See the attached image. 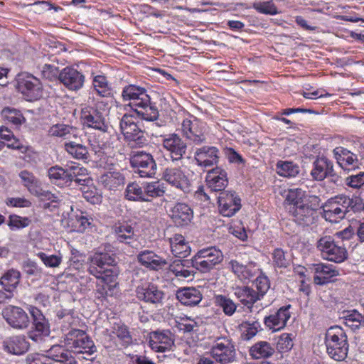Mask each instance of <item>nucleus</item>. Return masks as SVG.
Instances as JSON below:
<instances>
[{"label":"nucleus","instance_id":"nucleus-1","mask_svg":"<svg viewBox=\"0 0 364 364\" xmlns=\"http://www.w3.org/2000/svg\"><path fill=\"white\" fill-rule=\"evenodd\" d=\"M88 272L98 279L106 282H114L117 278V272L110 267L116 264L115 255L107 252H95L90 258Z\"/></svg>","mask_w":364,"mask_h":364},{"label":"nucleus","instance_id":"nucleus-2","mask_svg":"<svg viewBox=\"0 0 364 364\" xmlns=\"http://www.w3.org/2000/svg\"><path fill=\"white\" fill-rule=\"evenodd\" d=\"M326 352L330 358L342 361L348 351V337L345 331L338 326L329 328L325 334Z\"/></svg>","mask_w":364,"mask_h":364},{"label":"nucleus","instance_id":"nucleus-3","mask_svg":"<svg viewBox=\"0 0 364 364\" xmlns=\"http://www.w3.org/2000/svg\"><path fill=\"white\" fill-rule=\"evenodd\" d=\"M64 343L75 353L91 355L97 350L94 342L87 334L84 331L75 328H72L65 334Z\"/></svg>","mask_w":364,"mask_h":364},{"label":"nucleus","instance_id":"nucleus-4","mask_svg":"<svg viewBox=\"0 0 364 364\" xmlns=\"http://www.w3.org/2000/svg\"><path fill=\"white\" fill-rule=\"evenodd\" d=\"M16 88L28 101H36L44 97L45 88L40 80L33 75L22 73L16 79Z\"/></svg>","mask_w":364,"mask_h":364},{"label":"nucleus","instance_id":"nucleus-5","mask_svg":"<svg viewBox=\"0 0 364 364\" xmlns=\"http://www.w3.org/2000/svg\"><path fill=\"white\" fill-rule=\"evenodd\" d=\"M316 247L323 259L341 263L348 257L347 250L343 242H335L331 236L321 237L316 243Z\"/></svg>","mask_w":364,"mask_h":364},{"label":"nucleus","instance_id":"nucleus-6","mask_svg":"<svg viewBox=\"0 0 364 364\" xmlns=\"http://www.w3.org/2000/svg\"><path fill=\"white\" fill-rule=\"evenodd\" d=\"M135 120L136 117L134 115L124 114L120 119V129L127 141L133 143L132 146H141L146 144V139L144 132Z\"/></svg>","mask_w":364,"mask_h":364},{"label":"nucleus","instance_id":"nucleus-7","mask_svg":"<svg viewBox=\"0 0 364 364\" xmlns=\"http://www.w3.org/2000/svg\"><path fill=\"white\" fill-rule=\"evenodd\" d=\"M212 358L220 364L233 362L236 357L235 345L228 337L217 338L210 349Z\"/></svg>","mask_w":364,"mask_h":364},{"label":"nucleus","instance_id":"nucleus-8","mask_svg":"<svg viewBox=\"0 0 364 364\" xmlns=\"http://www.w3.org/2000/svg\"><path fill=\"white\" fill-rule=\"evenodd\" d=\"M134 172L142 178H151L156 173V164L151 154L144 151L133 152L130 158Z\"/></svg>","mask_w":364,"mask_h":364},{"label":"nucleus","instance_id":"nucleus-9","mask_svg":"<svg viewBox=\"0 0 364 364\" xmlns=\"http://www.w3.org/2000/svg\"><path fill=\"white\" fill-rule=\"evenodd\" d=\"M223 259L220 250L215 247L203 249L193 257L196 270L201 272H208Z\"/></svg>","mask_w":364,"mask_h":364},{"label":"nucleus","instance_id":"nucleus-10","mask_svg":"<svg viewBox=\"0 0 364 364\" xmlns=\"http://www.w3.org/2000/svg\"><path fill=\"white\" fill-rule=\"evenodd\" d=\"M183 135L193 144L205 143L208 131L205 123L199 119H184L181 124Z\"/></svg>","mask_w":364,"mask_h":364},{"label":"nucleus","instance_id":"nucleus-11","mask_svg":"<svg viewBox=\"0 0 364 364\" xmlns=\"http://www.w3.org/2000/svg\"><path fill=\"white\" fill-rule=\"evenodd\" d=\"M81 119L85 124L102 132H108L109 124L106 122L104 112L97 107L86 106L82 109Z\"/></svg>","mask_w":364,"mask_h":364},{"label":"nucleus","instance_id":"nucleus-12","mask_svg":"<svg viewBox=\"0 0 364 364\" xmlns=\"http://www.w3.org/2000/svg\"><path fill=\"white\" fill-rule=\"evenodd\" d=\"M311 175L314 180L319 181L326 178H331L335 182L338 179L333 162L326 157H318L314 161Z\"/></svg>","mask_w":364,"mask_h":364},{"label":"nucleus","instance_id":"nucleus-13","mask_svg":"<svg viewBox=\"0 0 364 364\" xmlns=\"http://www.w3.org/2000/svg\"><path fill=\"white\" fill-rule=\"evenodd\" d=\"M220 213L225 217H231L241 208L240 198L235 192L223 191L217 198Z\"/></svg>","mask_w":364,"mask_h":364},{"label":"nucleus","instance_id":"nucleus-14","mask_svg":"<svg viewBox=\"0 0 364 364\" xmlns=\"http://www.w3.org/2000/svg\"><path fill=\"white\" fill-rule=\"evenodd\" d=\"M2 314L6 322L14 328L24 329L29 326V318L26 311L20 307L7 306Z\"/></svg>","mask_w":364,"mask_h":364},{"label":"nucleus","instance_id":"nucleus-15","mask_svg":"<svg viewBox=\"0 0 364 364\" xmlns=\"http://www.w3.org/2000/svg\"><path fill=\"white\" fill-rule=\"evenodd\" d=\"M136 295L139 300L155 305L161 304L165 296L164 292L152 283L138 286Z\"/></svg>","mask_w":364,"mask_h":364},{"label":"nucleus","instance_id":"nucleus-16","mask_svg":"<svg viewBox=\"0 0 364 364\" xmlns=\"http://www.w3.org/2000/svg\"><path fill=\"white\" fill-rule=\"evenodd\" d=\"M168 215L176 226L183 227L191 223L193 210L188 204L178 202L170 208Z\"/></svg>","mask_w":364,"mask_h":364},{"label":"nucleus","instance_id":"nucleus-17","mask_svg":"<svg viewBox=\"0 0 364 364\" xmlns=\"http://www.w3.org/2000/svg\"><path fill=\"white\" fill-rule=\"evenodd\" d=\"M162 145L168 152L172 161L181 160L186 154L187 148L186 144L176 134L164 137L162 140Z\"/></svg>","mask_w":364,"mask_h":364},{"label":"nucleus","instance_id":"nucleus-18","mask_svg":"<svg viewBox=\"0 0 364 364\" xmlns=\"http://www.w3.org/2000/svg\"><path fill=\"white\" fill-rule=\"evenodd\" d=\"M168 269L178 279L181 280H192L196 270L193 258L191 259H175L170 264Z\"/></svg>","mask_w":364,"mask_h":364},{"label":"nucleus","instance_id":"nucleus-19","mask_svg":"<svg viewBox=\"0 0 364 364\" xmlns=\"http://www.w3.org/2000/svg\"><path fill=\"white\" fill-rule=\"evenodd\" d=\"M59 80L68 89L78 90L83 86L85 76L77 69L66 67L60 72Z\"/></svg>","mask_w":364,"mask_h":364},{"label":"nucleus","instance_id":"nucleus-20","mask_svg":"<svg viewBox=\"0 0 364 364\" xmlns=\"http://www.w3.org/2000/svg\"><path fill=\"white\" fill-rule=\"evenodd\" d=\"M218 154L219 150L217 147L204 146L196 150L194 159L198 166L208 168L218 164Z\"/></svg>","mask_w":364,"mask_h":364},{"label":"nucleus","instance_id":"nucleus-21","mask_svg":"<svg viewBox=\"0 0 364 364\" xmlns=\"http://www.w3.org/2000/svg\"><path fill=\"white\" fill-rule=\"evenodd\" d=\"M163 178L169 184L183 192L190 191V181L180 168H166L164 172Z\"/></svg>","mask_w":364,"mask_h":364},{"label":"nucleus","instance_id":"nucleus-22","mask_svg":"<svg viewBox=\"0 0 364 364\" xmlns=\"http://www.w3.org/2000/svg\"><path fill=\"white\" fill-rule=\"evenodd\" d=\"M291 305H287L281 307L273 314L266 316L264 319L265 326L274 331H279L284 328L290 318L291 314L289 309Z\"/></svg>","mask_w":364,"mask_h":364},{"label":"nucleus","instance_id":"nucleus-23","mask_svg":"<svg viewBox=\"0 0 364 364\" xmlns=\"http://www.w3.org/2000/svg\"><path fill=\"white\" fill-rule=\"evenodd\" d=\"M208 188L213 192H223L228 184L227 173L220 167L208 171L205 178Z\"/></svg>","mask_w":364,"mask_h":364},{"label":"nucleus","instance_id":"nucleus-24","mask_svg":"<svg viewBox=\"0 0 364 364\" xmlns=\"http://www.w3.org/2000/svg\"><path fill=\"white\" fill-rule=\"evenodd\" d=\"M149 343L156 352H165L171 349L173 344L171 333L168 331H156L149 333Z\"/></svg>","mask_w":364,"mask_h":364},{"label":"nucleus","instance_id":"nucleus-25","mask_svg":"<svg viewBox=\"0 0 364 364\" xmlns=\"http://www.w3.org/2000/svg\"><path fill=\"white\" fill-rule=\"evenodd\" d=\"M334 158L338 164L345 170H354L359 166L357 156L347 149L338 146L333 150Z\"/></svg>","mask_w":364,"mask_h":364},{"label":"nucleus","instance_id":"nucleus-26","mask_svg":"<svg viewBox=\"0 0 364 364\" xmlns=\"http://www.w3.org/2000/svg\"><path fill=\"white\" fill-rule=\"evenodd\" d=\"M122 96L125 101H132L130 103L132 108L136 107L141 103L146 104L149 101V97H150L144 88L134 85L126 86L123 89Z\"/></svg>","mask_w":364,"mask_h":364},{"label":"nucleus","instance_id":"nucleus-27","mask_svg":"<svg viewBox=\"0 0 364 364\" xmlns=\"http://www.w3.org/2000/svg\"><path fill=\"white\" fill-rule=\"evenodd\" d=\"M3 348L10 354L20 355L28 350L29 343L24 336H13L3 341Z\"/></svg>","mask_w":364,"mask_h":364},{"label":"nucleus","instance_id":"nucleus-28","mask_svg":"<svg viewBox=\"0 0 364 364\" xmlns=\"http://www.w3.org/2000/svg\"><path fill=\"white\" fill-rule=\"evenodd\" d=\"M315 273L314 282L316 284L323 285L330 282L332 277L339 274L338 271L332 264L318 263L313 265Z\"/></svg>","mask_w":364,"mask_h":364},{"label":"nucleus","instance_id":"nucleus-29","mask_svg":"<svg viewBox=\"0 0 364 364\" xmlns=\"http://www.w3.org/2000/svg\"><path fill=\"white\" fill-rule=\"evenodd\" d=\"M137 261L144 267L153 270L163 268L167 262L151 250L141 251L136 256Z\"/></svg>","mask_w":364,"mask_h":364},{"label":"nucleus","instance_id":"nucleus-30","mask_svg":"<svg viewBox=\"0 0 364 364\" xmlns=\"http://www.w3.org/2000/svg\"><path fill=\"white\" fill-rule=\"evenodd\" d=\"M112 230L116 240L119 242L130 245L133 242L136 241L134 229L128 223H116L113 226Z\"/></svg>","mask_w":364,"mask_h":364},{"label":"nucleus","instance_id":"nucleus-31","mask_svg":"<svg viewBox=\"0 0 364 364\" xmlns=\"http://www.w3.org/2000/svg\"><path fill=\"white\" fill-rule=\"evenodd\" d=\"M294 220L299 225H309L314 221L316 213L312 208L305 205L304 203L290 210Z\"/></svg>","mask_w":364,"mask_h":364},{"label":"nucleus","instance_id":"nucleus-32","mask_svg":"<svg viewBox=\"0 0 364 364\" xmlns=\"http://www.w3.org/2000/svg\"><path fill=\"white\" fill-rule=\"evenodd\" d=\"M177 299L183 305L195 306L198 304L203 298L200 291L194 287H186L176 291Z\"/></svg>","mask_w":364,"mask_h":364},{"label":"nucleus","instance_id":"nucleus-33","mask_svg":"<svg viewBox=\"0 0 364 364\" xmlns=\"http://www.w3.org/2000/svg\"><path fill=\"white\" fill-rule=\"evenodd\" d=\"M99 183L109 191H117L124 186V177L117 171L107 172L99 178Z\"/></svg>","mask_w":364,"mask_h":364},{"label":"nucleus","instance_id":"nucleus-34","mask_svg":"<svg viewBox=\"0 0 364 364\" xmlns=\"http://www.w3.org/2000/svg\"><path fill=\"white\" fill-rule=\"evenodd\" d=\"M48 356L62 364H77L72 353L61 345H53L47 351Z\"/></svg>","mask_w":364,"mask_h":364},{"label":"nucleus","instance_id":"nucleus-35","mask_svg":"<svg viewBox=\"0 0 364 364\" xmlns=\"http://www.w3.org/2000/svg\"><path fill=\"white\" fill-rule=\"evenodd\" d=\"M172 253L178 257L184 258L190 255L191 247L182 235L176 234L169 238Z\"/></svg>","mask_w":364,"mask_h":364},{"label":"nucleus","instance_id":"nucleus-36","mask_svg":"<svg viewBox=\"0 0 364 364\" xmlns=\"http://www.w3.org/2000/svg\"><path fill=\"white\" fill-rule=\"evenodd\" d=\"M229 265L232 272L243 282H246L254 277L257 270L255 266L251 264L245 266L236 260H231Z\"/></svg>","mask_w":364,"mask_h":364},{"label":"nucleus","instance_id":"nucleus-37","mask_svg":"<svg viewBox=\"0 0 364 364\" xmlns=\"http://www.w3.org/2000/svg\"><path fill=\"white\" fill-rule=\"evenodd\" d=\"M137 116L141 119L153 122L159 118V114L155 105L151 103V98L149 97L148 102L141 103L140 105L133 108Z\"/></svg>","mask_w":364,"mask_h":364},{"label":"nucleus","instance_id":"nucleus-38","mask_svg":"<svg viewBox=\"0 0 364 364\" xmlns=\"http://www.w3.org/2000/svg\"><path fill=\"white\" fill-rule=\"evenodd\" d=\"M77 170V169L70 168L69 164H68L65 168L60 166H55L48 169V176L52 181L55 183L58 181L68 183L69 182V177L72 176L71 172L74 174L75 171Z\"/></svg>","mask_w":364,"mask_h":364},{"label":"nucleus","instance_id":"nucleus-39","mask_svg":"<svg viewBox=\"0 0 364 364\" xmlns=\"http://www.w3.org/2000/svg\"><path fill=\"white\" fill-rule=\"evenodd\" d=\"M143 193L144 202H150L154 198L161 197L166 192V187L164 183L159 181L146 183L143 184Z\"/></svg>","mask_w":364,"mask_h":364},{"label":"nucleus","instance_id":"nucleus-40","mask_svg":"<svg viewBox=\"0 0 364 364\" xmlns=\"http://www.w3.org/2000/svg\"><path fill=\"white\" fill-rule=\"evenodd\" d=\"M274 348L267 341H259L250 349V353L255 359L268 358L274 353Z\"/></svg>","mask_w":364,"mask_h":364},{"label":"nucleus","instance_id":"nucleus-41","mask_svg":"<svg viewBox=\"0 0 364 364\" xmlns=\"http://www.w3.org/2000/svg\"><path fill=\"white\" fill-rule=\"evenodd\" d=\"M48 134L53 136L63 137L70 140L77 138V129L66 124H56L50 127Z\"/></svg>","mask_w":364,"mask_h":364},{"label":"nucleus","instance_id":"nucleus-42","mask_svg":"<svg viewBox=\"0 0 364 364\" xmlns=\"http://www.w3.org/2000/svg\"><path fill=\"white\" fill-rule=\"evenodd\" d=\"M323 209L325 219L332 223L338 222V220L343 219L346 215L332 200L326 203Z\"/></svg>","mask_w":364,"mask_h":364},{"label":"nucleus","instance_id":"nucleus-43","mask_svg":"<svg viewBox=\"0 0 364 364\" xmlns=\"http://www.w3.org/2000/svg\"><path fill=\"white\" fill-rule=\"evenodd\" d=\"M343 323L350 328L353 331L360 329L362 325H364V318L363 313L357 309L347 311L344 313L343 317Z\"/></svg>","mask_w":364,"mask_h":364},{"label":"nucleus","instance_id":"nucleus-44","mask_svg":"<svg viewBox=\"0 0 364 364\" xmlns=\"http://www.w3.org/2000/svg\"><path fill=\"white\" fill-rule=\"evenodd\" d=\"M272 264L276 268H287L291 263V256L282 248H275L272 253Z\"/></svg>","mask_w":364,"mask_h":364},{"label":"nucleus","instance_id":"nucleus-45","mask_svg":"<svg viewBox=\"0 0 364 364\" xmlns=\"http://www.w3.org/2000/svg\"><path fill=\"white\" fill-rule=\"evenodd\" d=\"M214 303L228 316H232L237 308V305L230 298L222 294L215 296Z\"/></svg>","mask_w":364,"mask_h":364},{"label":"nucleus","instance_id":"nucleus-46","mask_svg":"<svg viewBox=\"0 0 364 364\" xmlns=\"http://www.w3.org/2000/svg\"><path fill=\"white\" fill-rule=\"evenodd\" d=\"M277 173L284 177H295L300 171L299 166L292 161H279L276 165Z\"/></svg>","mask_w":364,"mask_h":364},{"label":"nucleus","instance_id":"nucleus-47","mask_svg":"<svg viewBox=\"0 0 364 364\" xmlns=\"http://www.w3.org/2000/svg\"><path fill=\"white\" fill-rule=\"evenodd\" d=\"M20 272L14 269H9L0 279V283L6 291H12L19 282Z\"/></svg>","mask_w":364,"mask_h":364},{"label":"nucleus","instance_id":"nucleus-48","mask_svg":"<svg viewBox=\"0 0 364 364\" xmlns=\"http://www.w3.org/2000/svg\"><path fill=\"white\" fill-rule=\"evenodd\" d=\"M65 149L69 154L77 159L86 160L89 157L87 147L75 141L65 143Z\"/></svg>","mask_w":364,"mask_h":364},{"label":"nucleus","instance_id":"nucleus-49","mask_svg":"<svg viewBox=\"0 0 364 364\" xmlns=\"http://www.w3.org/2000/svg\"><path fill=\"white\" fill-rule=\"evenodd\" d=\"M70 168L80 169L75 171L73 174L72 172V176L69 177V182L75 181L77 185L85 186L92 181L90 177H88L87 170L79 165H76L74 163L70 164Z\"/></svg>","mask_w":364,"mask_h":364},{"label":"nucleus","instance_id":"nucleus-50","mask_svg":"<svg viewBox=\"0 0 364 364\" xmlns=\"http://www.w3.org/2000/svg\"><path fill=\"white\" fill-rule=\"evenodd\" d=\"M23 186L27 188L28 191L33 195L37 194L39 181L35 176L27 170L21 171L18 174Z\"/></svg>","mask_w":364,"mask_h":364},{"label":"nucleus","instance_id":"nucleus-51","mask_svg":"<svg viewBox=\"0 0 364 364\" xmlns=\"http://www.w3.org/2000/svg\"><path fill=\"white\" fill-rule=\"evenodd\" d=\"M112 331L121 340L124 346H128L132 343V336L124 324L121 323H114Z\"/></svg>","mask_w":364,"mask_h":364},{"label":"nucleus","instance_id":"nucleus-52","mask_svg":"<svg viewBox=\"0 0 364 364\" xmlns=\"http://www.w3.org/2000/svg\"><path fill=\"white\" fill-rule=\"evenodd\" d=\"M143 186L138 183H132L128 184L125 191V197L129 200L144 201Z\"/></svg>","mask_w":364,"mask_h":364},{"label":"nucleus","instance_id":"nucleus-53","mask_svg":"<svg viewBox=\"0 0 364 364\" xmlns=\"http://www.w3.org/2000/svg\"><path fill=\"white\" fill-rule=\"evenodd\" d=\"M1 115L4 119L16 126L21 125L25 122V118L21 112L14 108H4L1 112Z\"/></svg>","mask_w":364,"mask_h":364},{"label":"nucleus","instance_id":"nucleus-54","mask_svg":"<svg viewBox=\"0 0 364 364\" xmlns=\"http://www.w3.org/2000/svg\"><path fill=\"white\" fill-rule=\"evenodd\" d=\"M0 137L8 142L6 145L9 148L20 150L23 147L19 140L14 136L13 132L7 127L3 126L0 127Z\"/></svg>","mask_w":364,"mask_h":364},{"label":"nucleus","instance_id":"nucleus-55","mask_svg":"<svg viewBox=\"0 0 364 364\" xmlns=\"http://www.w3.org/2000/svg\"><path fill=\"white\" fill-rule=\"evenodd\" d=\"M305 198V191L301 188H294L289 190L286 196V200L292 204L293 207H295L304 203Z\"/></svg>","mask_w":364,"mask_h":364},{"label":"nucleus","instance_id":"nucleus-56","mask_svg":"<svg viewBox=\"0 0 364 364\" xmlns=\"http://www.w3.org/2000/svg\"><path fill=\"white\" fill-rule=\"evenodd\" d=\"M84 198L92 204H100L102 197L95 187H89L88 184L81 188Z\"/></svg>","mask_w":364,"mask_h":364},{"label":"nucleus","instance_id":"nucleus-57","mask_svg":"<svg viewBox=\"0 0 364 364\" xmlns=\"http://www.w3.org/2000/svg\"><path fill=\"white\" fill-rule=\"evenodd\" d=\"M93 87L100 96H107L109 94V85L104 75H97L93 79Z\"/></svg>","mask_w":364,"mask_h":364},{"label":"nucleus","instance_id":"nucleus-58","mask_svg":"<svg viewBox=\"0 0 364 364\" xmlns=\"http://www.w3.org/2000/svg\"><path fill=\"white\" fill-rule=\"evenodd\" d=\"M254 285L256 289L255 291L257 294L260 299H262L269 289L270 282L267 277L262 274L256 278Z\"/></svg>","mask_w":364,"mask_h":364},{"label":"nucleus","instance_id":"nucleus-59","mask_svg":"<svg viewBox=\"0 0 364 364\" xmlns=\"http://www.w3.org/2000/svg\"><path fill=\"white\" fill-rule=\"evenodd\" d=\"M241 327L243 331L242 338L245 340H250L257 334L258 329L260 328V324L258 321H254L252 323L243 322L241 324Z\"/></svg>","mask_w":364,"mask_h":364},{"label":"nucleus","instance_id":"nucleus-60","mask_svg":"<svg viewBox=\"0 0 364 364\" xmlns=\"http://www.w3.org/2000/svg\"><path fill=\"white\" fill-rule=\"evenodd\" d=\"M102 284H97L96 297L97 299L105 298L109 295V291H112L116 287V279L114 282H106L105 280L100 279Z\"/></svg>","mask_w":364,"mask_h":364},{"label":"nucleus","instance_id":"nucleus-61","mask_svg":"<svg viewBox=\"0 0 364 364\" xmlns=\"http://www.w3.org/2000/svg\"><path fill=\"white\" fill-rule=\"evenodd\" d=\"M252 7L261 14L269 15H274L277 14V7L270 1L263 3H254Z\"/></svg>","mask_w":364,"mask_h":364},{"label":"nucleus","instance_id":"nucleus-62","mask_svg":"<svg viewBox=\"0 0 364 364\" xmlns=\"http://www.w3.org/2000/svg\"><path fill=\"white\" fill-rule=\"evenodd\" d=\"M293 347L292 338L289 333H282L277 341V348L279 352H287Z\"/></svg>","mask_w":364,"mask_h":364},{"label":"nucleus","instance_id":"nucleus-63","mask_svg":"<svg viewBox=\"0 0 364 364\" xmlns=\"http://www.w3.org/2000/svg\"><path fill=\"white\" fill-rule=\"evenodd\" d=\"M31 220L28 218H21L18 215H10L8 225L11 229H20L29 225Z\"/></svg>","mask_w":364,"mask_h":364},{"label":"nucleus","instance_id":"nucleus-64","mask_svg":"<svg viewBox=\"0 0 364 364\" xmlns=\"http://www.w3.org/2000/svg\"><path fill=\"white\" fill-rule=\"evenodd\" d=\"M38 256L44 263V264L47 267H58L62 261L60 257L57 255H48L44 252H40L38 254Z\"/></svg>","mask_w":364,"mask_h":364}]
</instances>
